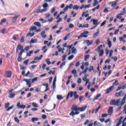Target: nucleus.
<instances>
[{
	"label": "nucleus",
	"instance_id": "1",
	"mask_svg": "<svg viewBox=\"0 0 126 126\" xmlns=\"http://www.w3.org/2000/svg\"><path fill=\"white\" fill-rule=\"evenodd\" d=\"M79 107H76V105H73L72 108L71 112L69 114L72 117H74L75 115H79Z\"/></svg>",
	"mask_w": 126,
	"mask_h": 126
},
{
	"label": "nucleus",
	"instance_id": "2",
	"mask_svg": "<svg viewBox=\"0 0 126 126\" xmlns=\"http://www.w3.org/2000/svg\"><path fill=\"white\" fill-rule=\"evenodd\" d=\"M121 103V100L118 99L117 100L115 99L111 100L110 102L111 105L112 106H120V103Z\"/></svg>",
	"mask_w": 126,
	"mask_h": 126
},
{
	"label": "nucleus",
	"instance_id": "3",
	"mask_svg": "<svg viewBox=\"0 0 126 126\" xmlns=\"http://www.w3.org/2000/svg\"><path fill=\"white\" fill-rule=\"evenodd\" d=\"M125 94H124V91H121L119 93H116L115 94V97H123Z\"/></svg>",
	"mask_w": 126,
	"mask_h": 126
},
{
	"label": "nucleus",
	"instance_id": "4",
	"mask_svg": "<svg viewBox=\"0 0 126 126\" xmlns=\"http://www.w3.org/2000/svg\"><path fill=\"white\" fill-rule=\"evenodd\" d=\"M114 89H115L114 86H112L110 87V88H109L108 89H107L106 90V94H109V93H110V92H112V91H113V90H114Z\"/></svg>",
	"mask_w": 126,
	"mask_h": 126
},
{
	"label": "nucleus",
	"instance_id": "5",
	"mask_svg": "<svg viewBox=\"0 0 126 126\" xmlns=\"http://www.w3.org/2000/svg\"><path fill=\"white\" fill-rule=\"evenodd\" d=\"M20 17V15H17L12 18V23H16V21H17V18Z\"/></svg>",
	"mask_w": 126,
	"mask_h": 126
},
{
	"label": "nucleus",
	"instance_id": "6",
	"mask_svg": "<svg viewBox=\"0 0 126 126\" xmlns=\"http://www.w3.org/2000/svg\"><path fill=\"white\" fill-rule=\"evenodd\" d=\"M24 81L27 82V85L28 86V87H31V84H32V82L31 83V79H24Z\"/></svg>",
	"mask_w": 126,
	"mask_h": 126
},
{
	"label": "nucleus",
	"instance_id": "7",
	"mask_svg": "<svg viewBox=\"0 0 126 126\" xmlns=\"http://www.w3.org/2000/svg\"><path fill=\"white\" fill-rule=\"evenodd\" d=\"M74 94V92H69L67 94V96H66V99L68 100L69 98H72V97L73 96Z\"/></svg>",
	"mask_w": 126,
	"mask_h": 126
},
{
	"label": "nucleus",
	"instance_id": "8",
	"mask_svg": "<svg viewBox=\"0 0 126 126\" xmlns=\"http://www.w3.org/2000/svg\"><path fill=\"white\" fill-rule=\"evenodd\" d=\"M119 2V0H116L115 1H112L109 3V4H111L112 7H115L117 5V3Z\"/></svg>",
	"mask_w": 126,
	"mask_h": 126
},
{
	"label": "nucleus",
	"instance_id": "9",
	"mask_svg": "<svg viewBox=\"0 0 126 126\" xmlns=\"http://www.w3.org/2000/svg\"><path fill=\"white\" fill-rule=\"evenodd\" d=\"M126 84L123 85L120 87H119L118 89L116 90V91L117 92L120 91V90H122V89L123 90H125L126 89Z\"/></svg>",
	"mask_w": 126,
	"mask_h": 126
},
{
	"label": "nucleus",
	"instance_id": "10",
	"mask_svg": "<svg viewBox=\"0 0 126 126\" xmlns=\"http://www.w3.org/2000/svg\"><path fill=\"white\" fill-rule=\"evenodd\" d=\"M89 33V32H86V31L84 32L83 33H81V34L84 38H87V37H88Z\"/></svg>",
	"mask_w": 126,
	"mask_h": 126
},
{
	"label": "nucleus",
	"instance_id": "11",
	"mask_svg": "<svg viewBox=\"0 0 126 126\" xmlns=\"http://www.w3.org/2000/svg\"><path fill=\"white\" fill-rule=\"evenodd\" d=\"M5 74L7 78H10L11 77V71H6Z\"/></svg>",
	"mask_w": 126,
	"mask_h": 126
},
{
	"label": "nucleus",
	"instance_id": "12",
	"mask_svg": "<svg viewBox=\"0 0 126 126\" xmlns=\"http://www.w3.org/2000/svg\"><path fill=\"white\" fill-rule=\"evenodd\" d=\"M72 6H73L72 4H70L69 6L67 5L64 9V11H66L68 8H69V9H71V8H72Z\"/></svg>",
	"mask_w": 126,
	"mask_h": 126
},
{
	"label": "nucleus",
	"instance_id": "13",
	"mask_svg": "<svg viewBox=\"0 0 126 126\" xmlns=\"http://www.w3.org/2000/svg\"><path fill=\"white\" fill-rule=\"evenodd\" d=\"M18 50H20L21 51L23 50V46H21L20 44H18L16 48V53H18Z\"/></svg>",
	"mask_w": 126,
	"mask_h": 126
},
{
	"label": "nucleus",
	"instance_id": "14",
	"mask_svg": "<svg viewBox=\"0 0 126 126\" xmlns=\"http://www.w3.org/2000/svg\"><path fill=\"white\" fill-rule=\"evenodd\" d=\"M91 21H93V25H94L95 26H98V20L92 19Z\"/></svg>",
	"mask_w": 126,
	"mask_h": 126
},
{
	"label": "nucleus",
	"instance_id": "15",
	"mask_svg": "<svg viewBox=\"0 0 126 126\" xmlns=\"http://www.w3.org/2000/svg\"><path fill=\"white\" fill-rule=\"evenodd\" d=\"M87 108V106H85L82 107H79V111L80 112H84L85 110Z\"/></svg>",
	"mask_w": 126,
	"mask_h": 126
},
{
	"label": "nucleus",
	"instance_id": "16",
	"mask_svg": "<svg viewBox=\"0 0 126 126\" xmlns=\"http://www.w3.org/2000/svg\"><path fill=\"white\" fill-rule=\"evenodd\" d=\"M97 51H98L99 57H102V56L104 55V49H101Z\"/></svg>",
	"mask_w": 126,
	"mask_h": 126
},
{
	"label": "nucleus",
	"instance_id": "17",
	"mask_svg": "<svg viewBox=\"0 0 126 126\" xmlns=\"http://www.w3.org/2000/svg\"><path fill=\"white\" fill-rule=\"evenodd\" d=\"M126 95H125V96L124 97L123 99L121 101V103H120V106H124V104L126 103Z\"/></svg>",
	"mask_w": 126,
	"mask_h": 126
},
{
	"label": "nucleus",
	"instance_id": "18",
	"mask_svg": "<svg viewBox=\"0 0 126 126\" xmlns=\"http://www.w3.org/2000/svg\"><path fill=\"white\" fill-rule=\"evenodd\" d=\"M42 85L43 86H45L46 87V90L44 91V92H47V91H49L50 89H49V85L48 84H43Z\"/></svg>",
	"mask_w": 126,
	"mask_h": 126
},
{
	"label": "nucleus",
	"instance_id": "19",
	"mask_svg": "<svg viewBox=\"0 0 126 126\" xmlns=\"http://www.w3.org/2000/svg\"><path fill=\"white\" fill-rule=\"evenodd\" d=\"M113 112V107H111L109 108L108 111V115H112Z\"/></svg>",
	"mask_w": 126,
	"mask_h": 126
},
{
	"label": "nucleus",
	"instance_id": "20",
	"mask_svg": "<svg viewBox=\"0 0 126 126\" xmlns=\"http://www.w3.org/2000/svg\"><path fill=\"white\" fill-rule=\"evenodd\" d=\"M38 42V39L32 38L30 42V44H35Z\"/></svg>",
	"mask_w": 126,
	"mask_h": 126
},
{
	"label": "nucleus",
	"instance_id": "21",
	"mask_svg": "<svg viewBox=\"0 0 126 126\" xmlns=\"http://www.w3.org/2000/svg\"><path fill=\"white\" fill-rule=\"evenodd\" d=\"M56 82H57V77H55L54 78V81H53V89L55 90L56 89Z\"/></svg>",
	"mask_w": 126,
	"mask_h": 126
},
{
	"label": "nucleus",
	"instance_id": "22",
	"mask_svg": "<svg viewBox=\"0 0 126 126\" xmlns=\"http://www.w3.org/2000/svg\"><path fill=\"white\" fill-rule=\"evenodd\" d=\"M86 44H87L88 46H90V45H92L93 44V41L89 40H87L85 41Z\"/></svg>",
	"mask_w": 126,
	"mask_h": 126
},
{
	"label": "nucleus",
	"instance_id": "23",
	"mask_svg": "<svg viewBox=\"0 0 126 126\" xmlns=\"http://www.w3.org/2000/svg\"><path fill=\"white\" fill-rule=\"evenodd\" d=\"M100 97H101V94H97L96 95L95 97H94V98L93 99V102H94V101L96 100H98V99H99V98H100Z\"/></svg>",
	"mask_w": 126,
	"mask_h": 126
},
{
	"label": "nucleus",
	"instance_id": "24",
	"mask_svg": "<svg viewBox=\"0 0 126 126\" xmlns=\"http://www.w3.org/2000/svg\"><path fill=\"white\" fill-rule=\"evenodd\" d=\"M73 96H74V98L75 99V100H76V99H77V98H78V97H79L78 94H77V92H74Z\"/></svg>",
	"mask_w": 126,
	"mask_h": 126
},
{
	"label": "nucleus",
	"instance_id": "25",
	"mask_svg": "<svg viewBox=\"0 0 126 126\" xmlns=\"http://www.w3.org/2000/svg\"><path fill=\"white\" fill-rule=\"evenodd\" d=\"M107 45H108L109 48H111L112 42H111V40H110V39H109V38L107 40Z\"/></svg>",
	"mask_w": 126,
	"mask_h": 126
},
{
	"label": "nucleus",
	"instance_id": "26",
	"mask_svg": "<svg viewBox=\"0 0 126 126\" xmlns=\"http://www.w3.org/2000/svg\"><path fill=\"white\" fill-rule=\"evenodd\" d=\"M42 58H43V55H41L40 57H35L34 60V61H40V60H42Z\"/></svg>",
	"mask_w": 126,
	"mask_h": 126
},
{
	"label": "nucleus",
	"instance_id": "27",
	"mask_svg": "<svg viewBox=\"0 0 126 126\" xmlns=\"http://www.w3.org/2000/svg\"><path fill=\"white\" fill-rule=\"evenodd\" d=\"M72 73L73 74H74V77H77V71H76V70H73L72 71Z\"/></svg>",
	"mask_w": 126,
	"mask_h": 126
},
{
	"label": "nucleus",
	"instance_id": "28",
	"mask_svg": "<svg viewBox=\"0 0 126 126\" xmlns=\"http://www.w3.org/2000/svg\"><path fill=\"white\" fill-rule=\"evenodd\" d=\"M14 96H15V94H14L13 93H11L9 94V98H10L11 99H12V98L14 97Z\"/></svg>",
	"mask_w": 126,
	"mask_h": 126
},
{
	"label": "nucleus",
	"instance_id": "29",
	"mask_svg": "<svg viewBox=\"0 0 126 126\" xmlns=\"http://www.w3.org/2000/svg\"><path fill=\"white\" fill-rule=\"evenodd\" d=\"M34 25H36V26H37V27H39V28H40V27H41V23L40 22H34Z\"/></svg>",
	"mask_w": 126,
	"mask_h": 126
},
{
	"label": "nucleus",
	"instance_id": "30",
	"mask_svg": "<svg viewBox=\"0 0 126 126\" xmlns=\"http://www.w3.org/2000/svg\"><path fill=\"white\" fill-rule=\"evenodd\" d=\"M57 98L58 100H63V95L61 94H59V95H57Z\"/></svg>",
	"mask_w": 126,
	"mask_h": 126
},
{
	"label": "nucleus",
	"instance_id": "31",
	"mask_svg": "<svg viewBox=\"0 0 126 126\" xmlns=\"http://www.w3.org/2000/svg\"><path fill=\"white\" fill-rule=\"evenodd\" d=\"M32 123H35V122H38L39 121L38 118H32Z\"/></svg>",
	"mask_w": 126,
	"mask_h": 126
},
{
	"label": "nucleus",
	"instance_id": "32",
	"mask_svg": "<svg viewBox=\"0 0 126 126\" xmlns=\"http://www.w3.org/2000/svg\"><path fill=\"white\" fill-rule=\"evenodd\" d=\"M34 34H35V33H31V32H29L27 34V37H33V36H34Z\"/></svg>",
	"mask_w": 126,
	"mask_h": 126
},
{
	"label": "nucleus",
	"instance_id": "33",
	"mask_svg": "<svg viewBox=\"0 0 126 126\" xmlns=\"http://www.w3.org/2000/svg\"><path fill=\"white\" fill-rule=\"evenodd\" d=\"M100 109H101V105H99L98 108H96V109H94V110H93L92 113H94V111H95V114H97V113H98V111H99Z\"/></svg>",
	"mask_w": 126,
	"mask_h": 126
},
{
	"label": "nucleus",
	"instance_id": "34",
	"mask_svg": "<svg viewBox=\"0 0 126 126\" xmlns=\"http://www.w3.org/2000/svg\"><path fill=\"white\" fill-rule=\"evenodd\" d=\"M72 51L71 52L72 54H76L77 53V50L75 48H74V47H73L72 49Z\"/></svg>",
	"mask_w": 126,
	"mask_h": 126
},
{
	"label": "nucleus",
	"instance_id": "35",
	"mask_svg": "<svg viewBox=\"0 0 126 126\" xmlns=\"http://www.w3.org/2000/svg\"><path fill=\"white\" fill-rule=\"evenodd\" d=\"M109 9H110L109 7L105 8L103 11L104 13H108L109 12Z\"/></svg>",
	"mask_w": 126,
	"mask_h": 126
},
{
	"label": "nucleus",
	"instance_id": "36",
	"mask_svg": "<svg viewBox=\"0 0 126 126\" xmlns=\"http://www.w3.org/2000/svg\"><path fill=\"white\" fill-rule=\"evenodd\" d=\"M70 36V34L68 33L66 35L65 37L64 38V41H66L68 39V37Z\"/></svg>",
	"mask_w": 126,
	"mask_h": 126
},
{
	"label": "nucleus",
	"instance_id": "37",
	"mask_svg": "<svg viewBox=\"0 0 126 126\" xmlns=\"http://www.w3.org/2000/svg\"><path fill=\"white\" fill-rule=\"evenodd\" d=\"M123 119H124L123 117H121V118L119 120V123L117 124L116 126H120V125H121V123H122V120H123Z\"/></svg>",
	"mask_w": 126,
	"mask_h": 126
},
{
	"label": "nucleus",
	"instance_id": "38",
	"mask_svg": "<svg viewBox=\"0 0 126 126\" xmlns=\"http://www.w3.org/2000/svg\"><path fill=\"white\" fill-rule=\"evenodd\" d=\"M79 8V6L77 5H74L73 7V9H76V10H77Z\"/></svg>",
	"mask_w": 126,
	"mask_h": 126
},
{
	"label": "nucleus",
	"instance_id": "39",
	"mask_svg": "<svg viewBox=\"0 0 126 126\" xmlns=\"http://www.w3.org/2000/svg\"><path fill=\"white\" fill-rule=\"evenodd\" d=\"M45 62L47 63V64H48V65H50V64H51V63H52V62H51L50 61V59H46L45 60Z\"/></svg>",
	"mask_w": 126,
	"mask_h": 126
},
{
	"label": "nucleus",
	"instance_id": "40",
	"mask_svg": "<svg viewBox=\"0 0 126 126\" xmlns=\"http://www.w3.org/2000/svg\"><path fill=\"white\" fill-rule=\"evenodd\" d=\"M6 22V19H3L1 20V22L0 23V25H2L3 23H5Z\"/></svg>",
	"mask_w": 126,
	"mask_h": 126
},
{
	"label": "nucleus",
	"instance_id": "41",
	"mask_svg": "<svg viewBox=\"0 0 126 126\" xmlns=\"http://www.w3.org/2000/svg\"><path fill=\"white\" fill-rule=\"evenodd\" d=\"M99 34V29L97 30V32H96L94 34V37H97L98 35Z\"/></svg>",
	"mask_w": 126,
	"mask_h": 126
},
{
	"label": "nucleus",
	"instance_id": "42",
	"mask_svg": "<svg viewBox=\"0 0 126 126\" xmlns=\"http://www.w3.org/2000/svg\"><path fill=\"white\" fill-rule=\"evenodd\" d=\"M33 54V51H30L29 53L27 54V57H31V55Z\"/></svg>",
	"mask_w": 126,
	"mask_h": 126
},
{
	"label": "nucleus",
	"instance_id": "43",
	"mask_svg": "<svg viewBox=\"0 0 126 126\" xmlns=\"http://www.w3.org/2000/svg\"><path fill=\"white\" fill-rule=\"evenodd\" d=\"M36 29L37 28L35 26H33L30 29V31H34V30H36Z\"/></svg>",
	"mask_w": 126,
	"mask_h": 126
},
{
	"label": "nucleus",
	"instance_id": "44",
	"mask_svg": "<svg viewBox=\"0 0 126 126\" xmlns=\"http://www.w3.org/2000/svg\"><path fill=\"white\" fill-rule=\"evenodd\" d=\"M99 8H100V5H98L96 7H95V8L92 9V11H95V10H96H96H98V9H99Z\"/></svg>",
	"mask_w": 126,
	"mask_h": 126
},
{
	"label": "nucleus",
	"instance_id": "45",
	"mask_svg": "<svg viewBox=\"0 0 126 126\" xmlns=\"http://www.w3.org/2000/svg\"><path fill=\"white\" fill-rule=\"evenodd\" d=\"M113 85H115V86L119 85V81H118V80H116L113 84Z\"/></svg>",
	"mask_w": 126,
	"mask_h": 126
},
{
	"label": "nucleus",
	"instance_id": "46",
	"mask_svg": "<svg viewBox=\"0 0 126 126\" xmlns=\"http://www.w3.org/2000/svg\"><path fill=\"white\" fill-rule=\"evenodd\" d=\"M42 10L40 9H37L35 12V13H42Z\"/></svg>",
	"mask_w": 126,
	"mask_h": 126
},
{
	"label": "nucleus",
	"instance_id": "47",
	"mask_svg": "<svg viewBox=\"0 0 126 126\" xmlns=\"http://www.w3.org/2000/svg\"><path fill=\"white\" fill-rule=\"evenodd\" d=\"M98 0H94V3L93 6H96L98 4Z\"/></svg>",
	"mask_w": 126,
	"mask_h": 126
},
{
	"label": "nucleus",
	"instance_id": "48",
	"mask_svg": "<svg viewBox=\"0 0 126 126\" xmlns=\"http://www.w3.org/2000/svg\"><path fill=\"white\" fill-rule=\"evenodd\" d=\"M73 58H74V56L71 55L70 56H69L68 58V61H71V60H72V59H73Z\"/></svg>",
	"mask_w": 126,
	"mask_h": 126
},
{
	"label": "nucleus",
	"instance_id": "49",
	"mask_svg": "<svg viewBox=\"0 0 126 126\" xmlns=\"http://www.w3.org/2000/svg\"><path fill=\"white\" fill-rule=\"evenodd\" d=\"M14 107V106L13 105H12V106H11L8 107V108L7 109L6 111H7V112H8L10 110H12V109H13Z\"/></svg>",
	"mask_w": 126,
	"mask_h": 126
},
{
	"label": "nucleus",
	"instance_id": "50",
	"mask_svg": "<svg viewBox=\"0 0 126 126\" xmlns=\"http://www.w3.org/2000/svg\"><path fill=\"white\" fill-rule=\"evenodd\" d=\"M37 79H38V78L37 77L34 78L33 79H32V83H34V82H35V81H37Z\"/></svg>",
	"mask_w": 126,
	"mask_h": 126
},
{
	"label": "nucleus",
	"instance_id": "51",
	"mask_svg": "<svg viewBox=\"0 0 126 126\" xmlns=\"http://www.w3.org/2000/svg\"><path fill=\"white\" fill-rule=\"evenodd\" d=\"M89 7H90V4L84 5V8H85V9H86V8H89Z\"/></svg>",
	"mask_w": 126,
	"mask_h": 126
},
{
	"label": "nucleus",
	"instance_id": "52",
	"mask_svg": "<svg viewBox=\"0 0 126 126\" xmlns=\"http://www.w3.org/2000/svg\"><path fill=\"white\" fill-rule=\"evenodd\" d=\"M21 43H24V36H22L20 39Z\"/></svg>",
	"mask_w": 126,
	"mask_h": 126
},
{
	"label": "nucleus",
	"instance_id": "53",
	"mask_svg": "<svg viewBox=\"0 0 126 126\" xmlns=\"http://www.w3.org/2000/svg\"><path fill=\"white\" fill-rule=\"evenodd\" d=\"M6 31V29H2L1 30V33L2 34H4L5 33Z\"/></svg>",
	"mask_w": 126,
	"mask_h": 126
},
{
	"label": "nucleus",
	"instance_id": "54",
	"mask_svg": "<svg viewBox=\"0 0 126 126\" xmlns=\"http://www.w3.org/2000/svg\"><path fill=\"white\" fill-rule=\"evenodd\" d=\"M32 105L34 107V108H38V105L35 103H32Z\"/></svg>",
	"mask_w": 126,
	"mask_h": 126
},
{
	"label": "nucleus",
	"instance_id": "55",
	"mask_svg": "<svg viewBox=\"0 0 126 126\" xmlns=\"http://www.w3.org/2000/svg\"><path fill=\"white\" fill-rule=\"evenodd\" d=\"M126 8H124V9H123V12L122 13H120V15H124V14H126Z\"/></svg>",
	"mask_w": 126,
	"mask_h": 126
},
{
	"label": "nucleus",
	"instance_id": "56",
	"mask_svg": "<svg viewBox=\"0 0 126 126\" xmlns=\"http://www.w3.org/2000/svg\"><path fill=\"white\" fill-rule=\"evenodd\" d=\"M64 65H65V62H63L61 65L60 68H61V69H63V67Z\"/></svg>",
	"mask_w": 126,
	"mask_h": 126
},
{
	"label": "nucleus",
	"instance_id": "57",
	"mask_svg": "<svg viewBox=\"0 0 126 126\" xmlns=\"http://www.w3.org/2000/svg\"><path fill=\"white\" fill-rule=\"evenodd\" d=\"M90 58L89 55H87L85 56V61H86L88 60V59Z\"/></svg>",
	"mask_w": 126,
	"mask_h": 126
},
{
	"label": "nucleus",
	"instance_id": "58",
	"mask_svg": "<svg viewBox=\"0 0 126 126\" xmlns=\"http://www.w3.org/2000/svg\"><path fill=\"white\" fill-rule=\"evenodd\" d=\"M48 3H45L43 5V8H47V7H48Z\"/></svg>",
	"mask_w": 126,
	"mask_h": 126
},
{
	"label": "nucleus",
	"instance_id": "59",
	"mask_svg": "<svg viewBox=\"0 0 126 126\" xmlns=\"http://www.w3.org/2000/svg\"><path fill=\"white\" fill-rule=\"evenodd\" d=\"M94 69V67H93V66H91L90 67V69H89V71H90V72H91V71H93V70Z\"/></svg>",
	"mask_w": 126,
	"mask_h": 126
},
{
	"label": "nucleus",
	"instance_id": "60",
	"mask_svg": "<svg viewBox=\"0 0 126 126\" xmlns=\"http://www.w3.org/2000/svg\"><path fill=\"white\" fill-rule=\"evenodd\" d=\"M28 62H29V60H25V61L24 62V63H23L24 64H25L26 65H27V64H28Z\"/></svg>",
	"mask_w": 126,
	"mask_h": 126
},
{
	"label": "nucleus",
	"instance_id": "61",
	"mask_svg": "<svg viewBox=\"0 0 126 126\" xmlns=\"http://www.w3.org/2000/svg\"><path fill=\"white\" fill-rule=\"evenodd\" d=\"M55 11H56V7L52 8V9H51V13H54Z\"/></svg>",
	"mask_w": 126,
	"mask_h": 126
},
{
	"label": "nucleus",
	"instance_id": "62",
	"mask_svg": "<svg viewBox=\"0 0 126 126\" xmlns=\"http://www.w3.org/2000/svg\"><path fill=\"white\" fill-rule=\"evenodd\" d=\"M69 28H74V25L72 24H69Z\"/></svg>",
	"mask_w": 126,
	"mask_h": 126
},
{
	"label": "nucleus",
	"instance_id": "63",
	"mask_svg": "<svg viewBox=\"0 0 126 126\" xmlns=\"http://www.w3.org/2000/svg\"><path fill=\"white\" fill-rule=\"evenodd\" d=\"M108 115L107 114H102L101 117L102 118H107L108 117Z\"/></svg>",
	"mask_w": 126,
	"mask_h": 126
},
{
	"label": "nucleus",
	"instance_id": "64",
	"mask_svg": "<svg viewBox=\"0 0 126 126\" xmlns=\"http://www.w3.org/2000/svg\"><path fill=\"white\" fill-rule=\"evenodd\" d=\"M124 114L126 115V104L124 107Z\"/></svg>",
	"mask_w": 126,
	"mask_h": 126
}]
</instances>
